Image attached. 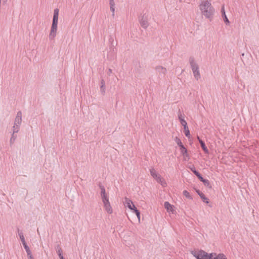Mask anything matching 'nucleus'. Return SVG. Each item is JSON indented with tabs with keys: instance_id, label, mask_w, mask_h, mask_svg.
Returning a JSON list of instances; mask_svg holds the SVG:
<instances>
[{
	"instance_id": "f3484780",
	"label": "nucleus",
	"mask_w": 259,
	"mask_h": 259,
	"mask_svg": "<svg viewBox=\"0 0 259 259\" xmlns=\"http://www.w3.org/2000/svg\"><path fill=\"white\" fill-rule=\"evenodd\" d=\"M184 133H185V136L189 138L190 136V131L189 130V128L187 126V124L184 126Z\"/></svg>"
},
{
	"instance_id": "37998d69",
	"label": "nucleus",
	"mask_w": 259,
	"mask_h": 259,
	"mask_svg": "<svg viewBox=\"0 0 259 259\" xmlns=\"http://www.w3.org/2000/svg\"><path fill=\"white\" fill-rule=\"evenodd\" d=\"M134 207H136V206H135V205H134V204H132V208L133 209H130L131 210H133V212H134V210L135 209V208H134Z\"/></svg>"
},
{
	"instance_id": "f704fd0d",
	"label": "nucleus",
	"mask_w": 259,
	"mask_h": 259,
	"mask_svg": "<svg viewBox=\"0 0 259 259\" xmlns=\"http://www.w3.org/2000/svg\"><path fill=\"white\" fill-rule=\"evenodd\" d=\"M26 252L27 254L28 258L33 256L31 250L28 251Z\"/></svg>"
},
{
	"instance_id": "5701e85b",
	"label": "nucleus",
	"mask_w": 259,
	"mask_h": 259,
	"mask_svg": "<svg viewBox=\"0 0 259 259\" xmlns=\"http://www.w3.org/2000/svg\"><path fill=\"white\" fill-rule=\"evenodd\" d=\"M175 141L176 143L177 144V145L179 146V147H181V146L183 145V143L181 142V140L178 137H176L175 138Z\"/></svg>"
},
{
	"instance_id": "72a5a7b5",
	"label": "nucleus",
	"mask_w": 259,
	"mask_h": 259,
	"mask_svg": "<svg viewBox=\"0 0 259 259\" xmlns=\"http://www.w3.org/2000/svg\"><path fill=\"white\" fill-rule=\"evenodd\" d=\"M16 117L22 118V112L20 111H19L17 113Z\"/></svg>"
},
{
	"instance_id": "3c124183",
	"label": "nucleus",
	"mask_w": 259,
	"mask_h": 259,
	"mask_svg": "<svg viewBox=\"0 0 259 259\" xmlns=\"http://www.w3.org/2000/svg\"><path fill=\"white\" fill-rule=\"evenodd\" d=\"M189 0H188V1H187V3H189Z\"/></svg>"
},
{
	"instance_id": "f8f14e48",
	"label": "nucleus",
	"mask_w": 259,
	"mask_h": 259,
	"mask_svg": "<svg viewBox=\"0 0 259 259\" xmlns=\"http://www.w3.org/2000/svg\"><path fill=\"white\" fill-rule=\"evenodd\" d=\"M180 150H181V154L184 156H188V153H187V149L185 147V146L183 145L182 146H181V147H180Z\"/></svg>"
},
{
	"instance_id": "393cba45",
	"label": "nucleus",
	"mask_w": 259,
	"mask_h": 259,
	"mask_svg": "<svg viewBox=\"0 0 259 259\" xmlns=\"http://www.w3.org/2000/svg\"><path fill=\"white\" fill-rule=\"evenodd\" d=\"M189 168L196 176L199 174V172L196 169L195 167L194 166L190 167Z\"/></svg>"
},
{
	"instance_id": "a19ab883",
	"label": "nucleus",
	"mask_w": 259,
	"mask_h": 259,
	"mask_svg": "<svg viewBox=\"0 0 259 259\" xmlns=\"http://www.w3.org/2000/svg\"><path fill=\"white\" fill-rule=\"evenodd\" d=\"M112 70L111 69L109 68L108 69V72H107V74L109 76L110 75V74L112 73Z\"/></svg>"
},
{
	"instance_id": "de8ad7c7",
	"label": "nucleus",
	"mask_w": 259,
	"mask_h": 259,
	"mask_svg": "<svg viewBox=\"0 0 259 259\" xmlns=\"http://www.w3.org/2000/svg\"><path fill=\"white\" fill-rule=\"evenodd\" d=\"M28 259H34L33 257H29Z\"/></svg>"
},
{
	"instance_id": "a211bd4d",
	"label": "nucleus",
	"mask_w": 259,
	"mask_h": 259,
	"mask_svg": "<svg viewBox=\"0 0 259 259\" xmlns=\"http://www.w3.org/2000/svg\"><path fill=\"white\" fill-rule=\"evenodd\" d=\"M141 26L144 28H146L148 26V22L145 20H142L140 22Z\"/></svg>"
},
{
	"instance_id": "6ab92c4d",
	"label": "nucleus",
	"mask_w": 259,
	"mask_h": 259,
	"mask_svg": "<svg viewBox=\"0 0 259 259\" xmlns=\"http://www.w3.org/2000/svg\"><path fill=\"white\" fill-rule=\"evenodd\" d=\"M16 138H17V136L15 135V134L13 133L12 135V136H11V137L10 138V145H12L14 143V142L16 140Z\"/></svg>"
},
{
	"instance_id": "e433bc0d",
	"label": "nucleus",
	"mask_w": 259,
	"mask_h": 259,
	"mask_svg": "<svg viewBox=\"0 0 259 259\" xmlns=\"http://www.w3.org/2000/svg\"><path fill=\"white\" fill-rule=\"evenodd\" d=\"M110 6H114L115 3L114 0H109Z\"/></svg>"
},
{
	"instance_id": "bb28decb",
	"label": "nucleus",
	"mask_w": 259,
	"mask_h": 259,
	"mask_svg": "<svg viewBox=\"0 0 259 259\" xmlns=\"http://www.w3.org/2000/svg\"><path fill=\"white\" fill-rule=\"evenodd\" d=\"M134 208H135V209L134 210V212L135 213V214H136L137 218L139 219V220H140V211L137 209V208L136 207H134Z\"/></svg>"
},
{
	"instance_id": "2f4dec72",
	"label": "nucleus",
	"mask_w": 259,
	"mask_h": 259,
	"mask_svg": "<svg viewBox=\"0 0 259 259\" xmlns=\"http://www.w3.org/2000/svg\"><path fill=\"white\" fill-rule=\"evenodd\" d=\"M196 177L198 178V179L201 181L202 182L204 180V179L202 177L201 175L199 173L198 175L196 176Z\"/></svg>"
},
{
	"instance_id": "a878e982",
	"label": "nucleus",
	"mask_w": 259,
	"mask_h": 259,
	"mask_svg": "<svg viewBox=\"0 0 259 259\" xmlns=\"http://www.w3.org/2000/svg\"><path fill=\"white\" fill-rule=\"evenodd\" d=\"M22 122V118L19 117H15L14 123H16V124L21 125Z\"/></svg>"
},
{
	"instance_id": "9d476101",
	"label": "nucleus",
	"mask_w": 259,
	"mask_h": 259,
	"mask_svg": "<svg viewBox=\"0 0 259 259\" xmlns=\"http://www.w3.org/2000/svg\"><path fill=\"white\" fill-rule=\"evenodd\" d=\"M199 143H200V146H201L202 149H203V151L205 152V153H206V154L208 153L209 151H208L206 146L205 145L204 142L202 140H199Z\"/></svg>"
},
{
	"instance_id": "ddd939ff",
	"label": "nucleus",
	"mask_w": 259,
	"mask_h": 259,
	"mask_svg": "<svg viewBox=\"0 0 259 259\" xmlns=\"http://www.w3.org/2000/svg\"><path fill=\"white\" fill-rule=\"evenodd\" d=\"M133 204V202L130 199L126 197L125 198V205L129 209H133L132 208V205Z\"/></svg>"
},
{
	"instance_id": "c9c22d12",
	"label": "nucleus",
	"mask_w": 259,
	"mask_h": 259,
	"mask_svg": "<svg viewBox=\"0 0 259 259\" xmlns=\"http://www.w3.org/2000/svg\"><path fill=\"white\" fill-rule=\"evenodd\" d=\"M57 251V254L58 255V256H61V255H62V249L61 250H56Z\"/></svg>"
},
{
	"instance_id": "603ef678",
	"label": "nucleus",
	"mask_w": 259,
	"mask_h": 259,
	"mask_svg": "<svg viewBox=\"0 0 259 259\" xmlns=\"http://www.w3.org/2000/svg\"><path fill=\"white\" fill-rule=\"evenodd\" d=\"M189 0H188V1H187V3H189Z\"/></svg>"
},
{
	"instance_id": "c756f323",
	"label": "nucleus",
	"mask_w": 259,
	"mask_h": 259,
	"mask_svg": "<svg viewBox=\"0 0 259 259\" xmlns=\"http://www.w3.org/2000/svg\"><path fill=\"white\" fill-rule=\"evenodd\" d=\"M23 246H24V248H25V249L26 252L30 250V249H29V246L27 245L26 242L23 243Z\"/></svg>"
},
{
	"instance_id": "473e14b6",
	"label": "nucleus",
	"mask_w": 259,
	"mask_h": 259,
	"mask_svg": "<svg viewBox=\"0 0 259 259\" xmlns=\"http://www.w3.org/2000/svg\"><path fill=\"white\" fill-rule=\"evenodd\" d=\"M110 9L111 11L112 12V16H114V12H115V8L114 6H110Z\"/></svg>"
},
{
	"instance_id": "cd10ccee",
	"label": "nucleus",
	"mask_w": 259,
	"mask_h": 259,
	"mask_svg": "<svg viewBox=\"0 0 259 259\" xmlns=\"http://www.w3.org/2000/svg\"><path fill=\"white\" fill-rule=\"evenodd\" d=\"M100 91L103 95L105 94L106 92V86H101L100 87Z\"/></svg>"
},
{
	"instance_id": "864d4df0",
	"label": "nucleus",
	"mask_w": 259,
	"mask_h": 259,
	"mask_svg": "<svg viewBox=\"0 0 259 259\" xmlns=\"http://www.w3.org/2000/svg\"><path fill=\"white\" fill-rule=\"evenodd\" d=\"M189 0H188V1H187V3H189Z\"/></svg>"
},
{
	"instance_id": "c03bdc74",
	"label": "nucleus",
	"mask_w": 259,
	"mask_h": 259,
	"mask_svg": "<svg viewBox=\"0 0 259 259\" xmlns=\"http://www.w3.org/2000/svg\"><path fill=\"white\" fill-rule=\"evenodd\" d=\"M60 259H65L63 256V254L59 256Z\"/></svg>"
},
{
	"instance_id": "20e7f679",
	"label": "nucleus",
	"mask_w": 259,
	"mask_h": 259,
	"mask_svg": "<svg viewBox=\"0 0 259 259\" xmlns=\"http://www.w3.org/2000/svg\"><path fill=\"white\" fill-rule=\"evenodd\" d=\"M189 62L191 65V67L194 75L195 78L196 80H198L201 77L199 70V66L197 63L195 61L194 58L190 57L189 59Z\"/></svg>"
},
{
	"instance_id": "7c9ffc66",
	"label": "nucleus",
	"mask_w": 259,
	"mask_h": 259,
	"mask_svg": "<svg viewBox=\"0 0 259 259\" xmlns=\"http://www.w3.org/2000/svg\"><path fill=\"white\" fill-rule=\"evenodd\" d=\"M202 182L203 183V184H204L205 186H208L210 184L209 183V181L207 180V179H205L203 180V181H202Z\"/></svg>"
},
{
	"instance_id": "0eeeda50",
	"label": "nucleus",
	"mask_w": 259,
	"mask_h": 259,
	"mask_svg": "<svg viewBox=\"0 0 259 259\" xmlns=\"http://www.w3.org/2000/svg\"><path fill=\"white\" fill-rule=\"evenodd\" d=\"M103 204H104V206L105 208L106 211L108 213H110V214L112 213V207L111 206L109 201L103 203Z\"/></svg>"
},
{
	"instance_id": "6e6552de",
	"label": "nucleus",
	"mask_w": 259,
	"mask_h": 259,
	"mask_svg": "<svg viewBox=\"0 0 259 259\" xmlns=\"http://www.w3.org/2000/svg\"><path fill=\"white\" fill-rule=\"evenodd\" d=\"M150 174L156 180L159 179V181H161L162 178L157 174L156 171L154 169H150Z\"/></svg>"
},
{
	"instance_id": "8fccbe9b",
	"label": "nucleus",
	"mask_w": 259,
	"mask_h": 259,
	"mask_svg": "<svg viewBox=\"0 0 259 259\" xmlns=\"http://www.w3.org/2000/svg\"><path fill=\"white\" fill-rule=\"evenodd\" d=\"M242 56H244V53L242 54Z\"/></svg>"
},
{
	"instance_id": "39448f33",
	"label": "nucleus",
	"mask_w": 259,
	"mask_h": 259,
	"mask_svg": "<svg viewBox=\"0 0 259 259\" xmlns=\"http://www.w3.org/2000/svg\"><path fill=\"white\" fill-rule=\"evenodd\" d=\"M155 70L159 78L163 77L166 72V69L161 66H156Z\"/></svg>"
},
{
	"instance_id": "4be33fe9",
	"label": "nucleus",
	"mask_w": 259,
	"mask_h": 259,
	"mask_svg": "<svg viewBox=\"0 0 259 259\" xmlns=\"http://www.w3.org/2000/svg\"><path fill=\"white\" fill-rule=\"evenodd\" d=\"M101 198H102L103 203H105V202L109 201V198L106 194L105 195H101Z\"/></svg>"
},
{
	"instance_id": "412c9836",
	"label": "nucleus",
	"mask_w": 259,
	"mask_h": 259,
	"mask_svg": "<svg viewBox=\"0 0 259 259\" xmlns=\"http://www.w3.org/2000/svg\"><path fill=\"white\" fill-rule=\"evenodd\" d=\"M183 195L187 198L190 199H192V196L190 195V193L187 190H184L183 192Z\"/></svg>"
},
{
	"instance_id": "a18cd8bd",
	"label": "nucleus",
	"mask_w": 259,
	"mask_h": 259,
	"mask_svg": "<svg viewBox=\"0 0 259 259\" xmlns=\"http://www.w3.org/2000/svg\"><path fill=\"white\" fill-rule=\"evenodd\" d=\"M197 139H198V141H199V140H202L200 138V137H199V136H197Z\"/></svg>"
},
{
	"instance_id": "ea45409f",
	"label": "nucleus",
	"mask_w": 259,
	"mask_h": 259,
	"mask_svg": "<svg viewBox=\"0 0 259 259\" xmlns=\"http://www.w3.org/2000/svg\"><path fill=\"white\" fill-rule=\"evenodd\" d=\"M55 249L56 250H61V248L60 247V245L59 244H57L56 246H55Z\"/></svg>"
},
{
	"instance_id": "dca6fc26",
	"label": "nucleus",
	"mask_w": 259,
	"mask_h": 259,
	"mask_svg": "<svg viewBox=\"0 0 259 259\" xmlns=\"http://www.w3.org/2000/svg\"><path fill=\"white\" fill-rule=\"evenodd\" d=\"M20 125L16 124V123L14 124V126L13 127V133L16 134L20 130Z\"/></svg>"
},
{
	"instance_id": "b1692460",
	"label": "nucleus",
	"mask_w": 259,
	"mask_h": 259,
	"mask_svg": "<svg viewBox=\"0 0 259 259\" xmlns=\"http://www.w3.org/2000/svg\"><path fill=\"white\" fill-rule=\"evenodd\" d=\"M222 17L223 18L224 21L226 25H229L230 24V21L229 19H228L226 14H224V15L222 16Z\"/></svg>"
},
{
	"instance_id": "f257e3e1",
	"label": "nucleus",
	"mask_w": 259,
	"mask_h": 259,
	"mask_svg": "<svg viewBox=\"0 0 259 259\" xmlns=\"http://www.w3.org/2000/svg\"><path fill=\"white\" fill-rule=\"evenodd\" d=\"M199 9L202 15L211 21L215 10L210 2L207 0L201 1L199 5Z\"/></svg>"
},
{
	"instance_id": "9b49d317",
	"label": "nucleus",
	"mask_w": 259,
	"mask_h": 259,
	"mask_svg": "<svg viewBox=\"0 0 259 259\" xmlns=\"http://www.w3.org/2000/svg\"><path fill=\"white\" fill-rule=\"evenodd\" d=\"M164 208L167 210V211H172L173 208L172 205H171L168 202L166 201L164 203Z\"/></svg>"
},
{
	"instance_id": "7ed1b4c3",
	"label": "nucleus",
	"mask_w": 259,
	"mask_h": 259,
	"mask_svg": "<svg viewBox=\"0 0 259 259\" xmlns=\"http://www.w3.org/2000/svg\"><path fill=\"white\" fill-rule=\"evenodd\" d=\"M191 253L196 259H211L213 255H216V253H208L203 250H194L191 251Z\"/></svg>"
},
{
	"instance_id": "58836bf2",
	"label": "nucleus",
	"mask_w": 259,
	"mask_h": 259,
	"mask_svg": "<svg viewBox=\"0 0 259 259\" xmlns=\"http://www.w3.org/2000/svg\"><path fill=\"white\" fill-rule=\"evenodd\" d=\"M101 86H105V82L104 79H102L100 82Z\"/></svg>"
},
{
	"instance_id": "2eb2a0df",
	"label": "nucleus",
	"mask_w": 259,
	"mask_h": 259,
	"mask_svg": "<svg viewBox=\"0 0 259 259\" xmlns=\"http://www.w3.org/2000/svg\"><path fill=\"white\" fill-rule=\"evenodd\" d=\"M215 255L214 257L213 256L211 257V259H227L223 253H219Z\"/></svg>"
},
{
	"instance_id": "49530a36",
	"label": "nucleus",
	"mask_w": 259,
	"mask_h": 259,
	"mask_svg": "<svg viewBox=\"0 0 259 259\" xmlns=\"http://www.w3.org/2000/svg\"><path fill=\"white\" fill-rule=\"evenodd\" d=\"M7 1V0H3V3H6Z\"/></svg>"
},
{
	"instance_id": "f03ea898",
	"label": "nucleus",
	"mask_w": 259,
	"mask_h": 259,
	"mask_svg": "<svg viewBox=\"0 0 259 259\" xmlns=\"http://www.w3.org/2000/svg\"><path fill=\"white\" fill-rule=\"evenodd\" d=\"M59 12V10L58 9H55L54 11L52 24L51 28V31L49 34V38L50 40H53L56 35Z\"/></svg>"
},
{
	"instance_id": "4c0bfd02",
	"label": "nucleus",
	"mask_w": 259,
	"mask_h": 259,
	"mask_svg": "<svg viewBox=\"0 0 259 259\" xmlns=\"http://www.w3.org/2000/svg\"><path fill=\"white\" fill-rule=\"evenodd\" d=\"M221 13H222V16H223L224 14H226L225 11L224 6H223L221 8Z\"/></svg>"
},
{
	"instance_id": "423d86ee",
	"label": "nucleus",
	"mask_w": 259,
	"mask_h": 259,
	"mask_svg": "<svg viewBox=\"0 0 259 259\" xmlns=\"http://www.w3.org/2000/svg\"><path fill=\"white\" fill-rule=\"evenodd\" d=\"M178 117H179V119L181 122V124L183 126L187 124L186 121L184 119V115L182 114L180 110H179Z\"/></svg>"
},
{
	"instance_id": "79ce46f5",
	"label": "nucleus",
	"mask_w": 259,
	"mask_h": 259,
	"mask_svg": "<svg viewBox=\"0 0 259 259\" xmlns=\"http://www.w3.org/2000/svg\"><path fill=\"white\" fill-rule=\"evenodd\" d=\"M109 41L110 42H111L112 44V45L113 46V38L111 36H110L109 39Z\"/></svg>"
},
{
	"instance_id": "aec40b11",
	"label": "nucleus",
	"mask_w": 259,
	"mask_h": 259,
	"mask_svg": "<svg viewBox=\"0 0 259 259\" xmlns=\"http://www.w3.org/2000/svg\"><path fill=\"white\" fill-rule=\"evenodd\" d=\"M99 187L101 189V196L102 195H105L106 193L104 187L101 184H99Z\"/></svg>"
},
{
	"instance_id": "4468645a",
	"label": "nucleus",
	"mask_w": 259,
	"mask_h": 259,
	"mask_svg": "<svg viewBox=\"0 0 259 259\" xmlns=\"http://www.w3.org/2000/svg\"><path fill=\"white\" fill-rule=\"evenodd\" d=\"M18 233L22 244L25 243L26 241L25 240L23 233L21 231L19 230V229H18Z\"/></svg>"
},
{
	"instance_id": "c85d7f7f",
	"label": "nucleus",
	"mask_w": 259,
	"mask_h": 259,
	"mask_svg": "<svg viewBox=\"0 0 259 259\" xmlns=\"http://www.w3.org/2000/svg\"><path fill=\"white\" fill-rule=\"evenodd\" d=\"M158 182V183H161V185L163 187H164L165 186H166V183L164 181L163 179L162 178V180L161 181H159V179H157L156 180Z\"/></svg>"
},
{
	"instance_id": "09e8293b",
	"label": "nucleus",
	"mask_w": 259,
	"mask_h": 259,
	"mask_svg": "<svg viewBox=\"0 0 259 259\" xmlns=\"http://www.w3.org/2000/svg\"><path fill=\"white\" fill-rule=\"evenodd\" d=\"M180 2H182V0H179Z\"/></svg>"
},
{
	"instance_id": "1a4fd4ad",
	"label": "nucleus",
	"mask_w": 259,
	"mask_h": 259,
	"mask_svg": "<svg viewBox=\"0 0 259 259\" xmlns=\"http://www.w3.org/2000/svg\"><path fill=\"white\" fill-rule=\"evenodd\" d=\"M197 192L204 202L206 203H209V200L208 198L205 196V195L203 193L200 192L199 190L197 191Z\"/></svg>"
}]
</instances>
